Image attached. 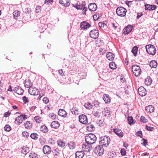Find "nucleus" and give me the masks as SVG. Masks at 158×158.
<instances>
[{"label":"nucleus","mask_w":158,"mask_h":158,"mask_svg":"<svg viewBox=\"0 0 158 158\" xmlns=\"http://www.w3.org/2000/svg\"><path fill=\"white\" fill-rule=\"evenodd\" d=\"M14 91L19 95H22L23 94V90L22 88L18 86L15 87L13 89Z\"/></svg>","instance_id":"14"},{"label":"nucleus","mask_w":158,"mask_h":158,"mask_svg":"<svg viewBox=\"0 0 158 158\" xmlns=\"http://www.w3.org/2000/svg\"><path fill=\"white\" fill-rule=\"evenodd\" d=\"M86 142L88 145L92 144L95 143L97 139L96 136L92 133L87 134L85 137Z\"/></svg>","instance_id":"1"},{"label":"nucleus","mask_w":158,"mask_h":158,"mask_svg":"<svg viewBox=\"0 0 158 158\" xmlns=\"http://www.w3.org/2000/svg\"><path fill=\"white\" fill-rule=\"evenodd\" d=\"M24 84L25 87H29V88L32 87V82L29 80H26L24 82Z\"/></svg>","instance_id":"27"},{"label":"nucleus","mask_w":158,"mask_h":158,"mask_svg":"<svg viewBox=\"0 0 158 158\" xmlns=\"http://www.w3.org/2000/svg\"><path fill=\"white\" fill-rule=\"evenodd\" d=\"M127 10L123 7H118L116 9V13L119 16L123 17L125 16Z\"/></svg>","instance_id":"4"},{"label":"nucleus","mask_w":158,"mask_h":158,"mask_svg":"<svg viewBox=\"0 0 158 158\" xmlns=\"http://www.w3.org/2000/svg\"><path fill=\"white\" fill-rule=\"evenodd\" d=\"M132 30V27L131 26L129 25L123 30V33L125 34H127L131 31Z\"/></svg>","instance_id":"15"},{"label":"nucleus","mask_w":158,"mask_h":158,"mask_svg":"<svg viewBox=\"0 0 158 158\" xmlns=\"http://www.w3.org/2000/svg\"><path fill=\"white\" fill-rule=\"evenodd\" d=\"M92 113L96 117H99L100 115V113L97 110L93 111L92 112Z\"/></svg>","instance_id":"45"},{"label":"nucleus","mask_w":158,"mask_h":158,"mask_svg":"<svg viewBox=\"0 0 158 158\" xmlns=\"http://www.w3.org/2000/svg\"><path fill=\"white\" fill-rule=\"evenodd\" d=\"M68 146L71 149H74L76 147L75 143L73 141H71L68 143Z\"/></svg>","instance_id":"31"},{"label":"nucleus","mask_w":158,"mask_h":158,"mask_svg":"<svg viewBox=\"0 0 158 158\" xmlns=\"http://www.w3.org/2000/svg\"><path fill=\"white\" fill-rule=\"evenodd\" d=\"M40 130L42 132L46 133L48 131V129L47 127L45 125H43L41 127Z\"/></svg>","instance_id":"36"},{"label":"nucleus","mask_w":158,"mask_h":158,"mask_svg":"<svg viewBox=\"0 0 158 158\" xmlns=\"http://www.w3.org/2000/svg\"><path fill=\"white\" fill-rule=\"evenodd\" d=\"M120 152L122 156H125L126 154V152L123 149L121 150Z\"/></svg>","instance_id":"59"},{"label":"nucleus","mask_w":158,"mask_h":158,"mask_svg":"<svg viewBox=\"0 0 158 158\" xmlns=\"http://www.w3.org/2000/svg\"><path fill=\"white\" fill-rule=\"evenodd\" d=\"M21 116L22 118H23V120L24 119L25 120L27 118V115L26 114H21L20 115Z\"/></svg>","instance_id":"63"},{"label":"nucleus","mask_w":158,"mask_h":158,"mask_svg":"<svg viewBox=\"0 0 158 158\" xmlns=\"http://www.w3.org/2000/svg\"><path fill=\"white\" fill-rule=\"evenodd\" d=\"M140 121L141 122L144 123H147L148 120L143 116H142L140 118Z\"/></svg>","instance_id":"46"},{"label":"nucleus","mask_w":158,"mask_h":158,"mask_svg":"<svg viewBox=\"0 0 158 158\" xmlns=\"http://www.w3.org/2000/svg\"><path fill=\"white\" fill-rule=\"evenodd\" d=\"M114 54L111 52L107 53L106 55L107 58L110 60H113L114 58Z\"/></svg>","instance_id":"25"},{"label":"nucleus","mask_w":158,"mask_h":158,"mask_svg":"<svg viewBox=\"0 0 158 158\" xmlns=\"http://www.w3.org/2000/svg\"><path fill=\"white\" fill-rule=\"evenodd\" d=\"M28 92L31 95H37L39 94V89L35 87H30L28 89Z\"/></svg>","instance_id":"7"},{"label":"nucleus","mask_w":158,"mask_h":158,"mask_svg":"<svg viewBox=\"0 0 158 158\" xmlns=\"http://www.w3.org/2000/svg\"><path fill=\"white\" fill-rule=\"evenodd\" d=\"M85 153L83 151H78L75 154L76 158H82L84 156Z\"/></svg>","instance_id":"19"},{"label":"nucleus","mask_w":158,"mask_h":158,"mask_svg":"<svg viewBox=\"0 0 158 158\" xmlns=\"http://www.w3.org/2000/svg\"><path fill=\"white\" fill-rule=\"evenodd\" d=\"M79 6H80L79 9L82 10V13H83V14L85 15H86V12L87 10V8L86 7L84 6H82L81 5H79Z\"/></svg>","instance_id":"38"},{"label":"nucleus","mask_w":158,"mask_h":158,"mask_svg":"<svg viewBox=\"0 0 158 158\" xmlns=\"http://www.w3.org/2000/svg\"><path fill=\"white\" fill-rule=\"evenodd\" d=\"M43 102L45 103H47L49 102V99L47 97H44L43 99Z\"/></svg>","instance_id":"53"},{"label":"nucleus","mask_w":158,"mask_h":158,"mask_svg":"<svg viewBox=\"0 0 158 158\" xmlns=\"http://www.w3.org/2000/svg\"><path fill=\"white\" fill-rule=\"evenodd\" d=\"M52 152L54 155L58 156L60 153V150L58 148H56L55 149H53L52 151Z\"/></svg>","instance_id":"37"},{"label":"nucleus","mask_w":158,"mask_h":158,"mask_svg":"<svg viewBox=\"0 0 158 158\" xmlns=\"http://www.w3.org/2000/svg\"><path fill=\"white\" fill-rule=\"evenodd\" d=\"M23 136L25 137H27L29 136V134L26 131H23L22 133Z\"/></svg>","instance_id":"54"},{"label":"nucleus","mask_w":158,"mask_h":158,"mask_svg":"<svg viewBox=\"0 0 158 158\" xmlns=\"http://www.w3.org/2000/svg\"><path fill=\"white\" fill-rule=\"evenodd\" d=\"M87 130L89 131H91L95 130L94 125L91 123H89L86 125Z\"/></svg>","instance_id":"24"},{"label":"nucleus","mask_w":158,"mask_h":158,"mask_svg":"<svg viewBox=\"0 0 158 158\" xmlns=\"http://www.w3.org/2000/svg\"><path fill=\"white\" fill-rule=\"evenodd\" d=\"M88 8L90 11H94L97 9V6L95 3H91L89 4Z\"/></svg>","instance_id":"13"},{"label":"nucleus","mask_w":158,"mask_h":158,"mask_svg":"<svg viewBox=\"0 0 158 158\" xmlns=\"http://www.w3.org/2000/svg\"><path fill=\"white\" fill-rule=\"evenodd\" d=\"M136 135L137 136H139L140 138L142 137L143 135L141 131H138L136 133Z\"/></svg>","instance_id":"57"},{"label":"nucleus","mask_w":158,"mask_h":158,"mask_svg":"<svg viewBox=\"0 0 158 158\" xmlns=\"http://www.w3.org/2000/svg\"><path fill=\"white\" fill-rule=\"evenodd\" d=\"M11 130L10 126L9 125H6L4 127V130L7 131H9Z\"/></svg>","instance_id":"47"},{"label":"nucleus","mask_w":158,"mask_h":158,"mask_svg":"<svg viewBox=\"0 0 158 158\" xmlns=\"http://www.w3.org/2000/svg\"><path fill=\"white\" fill-rule=\"evenodd\" d=\"M149 65L151 68H155L157 67V63L155 60H152L150 61Z\"/></svg>","instance_id":"30"},{"label":"nucleus","mask_w":158,"mask_h":158,"mask_svg":"<svg viewBox=\"0 0 158 158\" xmlns=\"http://www.w3.org/2000/svg\"><path fill=\"white\" fill-rule=\"evenodd\" d=\"M59 2L60 4H62L65 6H68L70 4V2L69 0H60Z\"/></svg>","instance_id":"21"},{"label":"nucleus","mask_w":158,"mask_h":158,"mask_svg":"<svg viewBox=\"0 0 158 158\" xmlns=\"http://www.w3.org/2000/svg\"><path fill=\"white\" fill-rule=\"evenodd\" d=\"M57 143L58 145L61 148H63L65 145V143L61 140H58L57 141Z\"/></svg>","instance_id":"33"},{"label":"nucleus","mask_w":158,"mask_h":158,"mask_svg":"<svg viewBox=\"0 0 158 158\" xmlns=\"http://www.w3.org/2000/svg\"><path fill=\"white\" fill-rule=\"evenodd\" d=\"M29 157L30 158H37V155L33 152H31L29 154Z\"/></svg>","instance_id":"40"},{"label":"nucleus","mask_w":158,"mask_h":158,"mask_svg":"<svg viewBox=\"0 0 158 158\" xmlns=\"http://www.w3.org/2000/svg\"><path fill=\"white\" fill-rule=\"evenodd\" d=\"M58 114L61 117H65L66 116L67 113L64 109H59Z\"/></svg>","instance_id":"20"},{"label":"nucleus","mask_w":158,"mask_h":158,"mask_svg":"<svg viewBox=\"0 0 158 158\" xmlns=\"http://www.w3.org/2000/svg\"><path fill=\"white\" fill-rule=\"evenodd\" d=\"M89 145H87L86 144H83L82 146V149L85 151L87 152H89L91 149V147L89 146Z\"/></svg>","instance_id":"26"},{"label":"nucleus","mask_w":158,"mask_h":158,"mask_svg":"<svg viewBox=\"0 0 158 158\" xmlns=\"http://www.w3.org/2000/svg\"><path fill=\"white\" fill-rule=\"evenodd\" d=\"M114 132L118 136L122 137L123 135V133L121 129L118 128H115L114 129Z\"/></svg>","instance_id":"17"},{"label":"nucleus","mask_w":158,"mask_h":158,"mask_svg":"<svg viewBox=\"0 0 158 158\" xmlns=\"http://www.w3.org/2000/svg\"><path fill=\"white\" fill-rule=\"evenodd\" d=\"M79 122L83 124H86L88 123L87 117L84 114H81L79 116Z\"/></svg>","instance_id":"9"},{"label":"nucleus","mask_w":158,"mask_h":158,"mask_svg":"<svg viewBox=\"0 0 158 158\" xmlns=\"http://www.w3.org/2000/svg\"><path fill=\"white\" fill-rule=\"evenodd\" d=\"M152 82V80L150 77L148 76L147 78L145 79V83L147 85H150Z\"/></svg>","instance_id":"28"},{"label":"nucleus","mask_w":158,"mask_h":158,"mask_svg":"<svg viewBox=\"0 0 158 158\" xmlns=\"http://www.w3.org/2000/svg\"><path fill=\"white\" fill-rule=\"evenodd\" d=\"M13 15L14 18L16 19L19 16L20 13L19 11L15 10L13 12Z\"/></svg>","instance_id":"42"},{"label":"nucleus","mask_w":158,"mask_h":158,"mask_svg":"<svg viewBox=\"0 0 158 158\" xmlns=\"http://www.w3.org/2000/svg\"><path fill=\"white\" fill-rule=\"evenodd\" d=\"M106 51L105 48H101L99 50V52L101 55H103L106 52Z\"/></svg>","instance_id":"51"},{"label":"nucleus","mask_w":158,"mask_h":158,"mask_svg":"<svg viewBox=\"0 0 158 158\" xmlns=\"http://www.w3.org/2000/svg\"><path fill=\"white\" fill-rule=\"evenodd\" d=\"M142 140H143V142L142 144H143L144 146L147 145L148 144V142L147 140L145 139L144 138L142 139Z\"/></svg>","instance_id":"61"},{"label":"nucleus","mask_w":158,"mask_h":158,"mask_svg":"<svg viewBox=\"0 0 158 158\" xmlns=\"http://www.w3.org/2000/svg\"><path fill=\"white\" fill-rule=\"evenodd\" d=\"M102 98L103 99L106 103H109L110 102V97L108 94H104Z\"/></svg>","instance_id":"16"},{"label":"nucleus","mask_w":158,"mask_h":158,"mask_svg":"<svg viewBox=\"0 0 158 158\" xmlns=\"http://www.w3.org/2000/svg\"><path fill=\"white\" fill-rule=\"evenodd\" d=\"M10 114V112L9 111L5 112L4 114V117H6L9 116Z\"/></svg>","instance_id":"62"},{"label":"nucleus","mask_w":158,"mask_h":158,"mask_svg":"<svg viewBox=\"0 0 158 158\" xmlns=\"http://www.w3.org/2000/svg\"><path fill=\"white\" fill-rule=\"evenodd\" d=\"M99 35V31L96 29L91 30L89 32L90 36L94 39L97 38Z\"/></svg>","instance_id":"8"},{"label":"nucleus","mask_w":158,"mask_h":158,"mask_svg":"<svg viewBox=\"0 0 158 158\" xmlns=\"http://www.w3.org/2000/svg\"><path fill=\"white\" fill-rule=\"evenodd\" d=\"M146 10H153L156 8V6L155 5H152L147 4L145 5Z\"/></svg>","instance_id":"18"},{"label":"nucleus","mask_w":158,"mask_h":158,"mask_svg":"<svg viewBox=\"0 0 158 158\" xmlns=\"http://www.w3.org/2000/svg\"><path fill=\"white\" fill-rule=\"evenodd\" d=\"M133 73L136 77L139 76L141 72L140 67L137 65H134L132 66Z\"/></svg>","instance_id":"5"},{"label":"nucleus","mask_w":158,"mask_h":158,"mask_svg":"<svg viewBox=\"0 0 158 158\" xmlns=\"http://www.w3.org/2000/svg\"><path fill=\"white\" fill-rule=\"evenodd\" d=\"M99 103L97 101H95L93 103V104L96 107H98L99 106Z\"/></svg>","instance_id":"60"},{"label":"nucleus","mask_w":158,"mask_h":158,"mask_svg":"<svg viewBox=\"0 0 158 158\" xmlns=\"http://www.w3.org/2000/svg\"><path fill=\"white\" fill-rule=\"evenodd\" d=\"M23 121V118L20 115L17 117L15 119V123L19 125L22 123Z\"/></svg>","instance_id":"29"},{"label":"nucleus","mask_w":158,"mask_h":158,"mask_svg":"<svg viewBox=\"0 0 158 158\" xmlns=\"http://www.w3.org/2000/svg\"><path fill=\"white\" fill-rule=\"evenodd\" d=\"M100 139V144L101 145L104 146L105 147L108 146L110 141V138L109 136L105 135L103 137H101Z\"/></svg>","instance_id":"2"},{"label":"nucleus","mask_w":158,"mask_h":158,"mask_svg":"<svg viewBox=\"0 0 158 158\" xmlns=\"http://www.w3.org/2000/svg\"><path fill=\"white\" fill-rule=\"evenodd\" d=\"M53 2V0H45V3L47 4L48 5L51 4Z\"/></svg>","instance_id":"58"},{"label":"nucleus","mask_w":158,"mask_h":158,"mask_svg":"<svg viewBox=\"0 0 158 158\" xmlns=\"http://www.w3.org/2000/svg\"><path fill=\"white\" fill-rule=\"evenodd\" d=\"M146 129L148 131H153L154 130V128L152 127L148 126L147 125H146Z\"/></svg>","instance_id":"50"},{"label":"nucleus","mask_w":158,"mask_h":158,"mask_svg":"<svg viewBox=\"0 0 158 158\" xmlns=\"http://www.w3.org/2000/svg\"><path fill=\"white\" fill-rule=\"evenodd\" d=\"M115 152H109L108 154V155L109 158H113L116 156V154L114 153Z\"/></svg>","instance_id":"43"},{"label":"nucleus","mask_w":158,"mask_h":158,"mask_svg":"<svg viewBox=\"0 0 158 158\" xmlns=\"http://www.w3.org/2000/svg\"><path fill=\"white\" fill-rule=\"evenodd\" d=\"M39 135L35 133H33L30 135L31 137L33 139H36L38 138Z\"/></svg>","instance_id":"41"},{"label":"nucleus","mask_w":158,"mask_h":158,"mask_svg":"<svg viewBox=\"0 0 158 158\" xmlns=\"http://www.w3.org/2000/svg\"><path fill=\"white\" fill-rule=\"evenodd\" d=\"M84 106L86 109H92L93 107V106L89 102L85 103Z\"/></svg>","instance_id":"44"},{"label":"nucleus","mask_w":158,"mask_h":158,"mask_svg":"<svg viewBox=\"0 0 158 158\" xmlns=\"http://www.w3.org/2000/svg\"><path fill=\"white\" fill-rule=\"evenodd\" d=\"M24 127L26 128L30 129L32 127V124L30 121H27L24 123Z\"/></svg>","instance_id":"32"},{"label":"nucleus","mask_w":158,"mask_h":158,"mask_svg":"<svg viewBox=\"0 0 158 158\" xmlns=\"http://www.w3.org/2000/svg\"><path fill=\"white\" fill-rule=\"evenodd\" d=\"M21 152L24 154H26L29 152V148L28 147L25 146L22 147Z\"/></svg>","instance_id":"23"},{"label":"nucleus","mask_w":158,"mask_h":158,"mask_svg":"<svg viewBox=\"0 0 158 158\" xmlns=\"http://www.w3.org/2000/svg\"><path fill=\"white\" fill-rule=\"evenodd\" d=\"M41 118L39 116H35L34 117V119L36 123H40L41 121Z\"/></svg>","instance_id":"49"},{"label":"nucleus","mask_w":158,"mask_h":158,"mask_svg":"<svg viewBox=\"0 0 158 158\" xmlns=\"http://www.w3.org/2000/svg\"><path fill=\"white\" fill-rule=\"evenodd\" d=\"M43 151L44 154L48 155L50 154L52 150L49 146L46 145L43 147Z\"/></svg>","instance_id":"12"},{"label":"nucleus","mask_w":158,"mask_h":158,"mask_svg":"<svg viewBox=\"0 0 158 158\" xmlns=\"http://www.w3.org/2000/svg\"><path fill=\"white\" fill-rule=\"evenodd\" d=\"M51 127L54 128H57L60 126L59 123L58 121H53L51 124Z\"/></svg>","instance_id":"22"},{"label":"nucleus","mask_w":158,"mask_h":158,"mask_svg":"<svg viewBox=\"0 0 158 158\" xmlns=\"http://www.w3.org/2000/svg\"><path fill=\"white\" fill-rule=\"evenodd\" d=\"M105 110L104 111V114H105V115L106 116L107 115H108L110 114V111H109L108 109H107V110H106V109H104V110Z\"/></svg>","instance_id":"56"},{"label":"nucleus","mask_w":158,"mask_h":158,"mask_svg":"<svg viewBox=\"0 0 158 158\" xmlns=\"http://www.w3.org/2000/svg\"><path fill=\"white\" fill-rule=\"evenodd\" d=\"M127 121L128 124L130 125L134 124L135 123V121H134L131 116L128 117Z\"/></svg>","instance_id":"34"},{"label":"nucleus","mask_w":158,"mask_h":158,"mask_svg":"<svg viewBox=\"0 0 158 158\" xmlns=\"http://www.w3.org/2000/svg\"><path fill=\"white\" fill-rule=\"evenodd\" d=\"M49 116L51 118H52V119H54L56 117V115L54 113H50L49 114Z\"/></svg>","instance_id":"48"},{"label":"nucleus","mask_w":158,"mask_h":158,"mask_svg":"<svg viewBox=\"0 0 158 158\" xmlns=\"http://www.w3.org/2000/svg\"><path fill=\"white\" fill-rule=\"evenodd\" d=\"M25 12L27 13H30L31 12V9L30 8H27L25 9Z\"/></svg>","instance_id":"64"},{"label":"nucleus","mask_w":158,"mask_h":158,"mask_svg":"<svg viewBox=\"0 0 158 158\" xmlns=\"http://www.w3.org/2000/svg\"><path fill=\"white\" fill-rule=\"evenodd\" d=\"M22 99L24 103H26L28 102L29 100L28 98L24 96L22 98Z\"/></svg>","instance_id":"52"},{"label":"nucleus","mask_w":158,"mask_h":158,"mask_svg":"<svg viewBox=\"0 0 158 158\" xmlns=\"http://www.w3.org/2000/svg\"><path fill=\"white\" fill-rule=\"evenodd\" d=\"M146 51L148 54L152 55H154L156 52V48L154 45L151 44L146 46Z\"/></svg>","instance_id":"3"},{"label":"nucleus","mask_w":158,"mask_h":158,"mask_svg":"<svg viewBox=\"0 0 158 158\" xmlns=\"http://www.w3.org/2000/svg\"><path fill=\"white\" fill-rule=\"evenodd\" d=\"M91 26V25L86 21H83L81 23L80 28L84 30H87Z\"/></svg>","instance_id":"10"},{"label":"nucleus","mask_w":158,"mask_h":158,"mask_svg":"<svg viewBox=\"0 0 158 158\" xmlns=\"http://www.w3.org/2000/svg\"><path fill=\"white\" fill-rule=\"evenodd\" d=\"M93 17L94 20H97L99 19V16L98 15H93Z\"/></svg>","instance_id":"55"},{"label":"nucleus","mask_w":158,"mask_h":158,"mask_svg":"<svg viewBox=\"0 0 158 158\" xmlns=\"http://www.w3.org/2000/svg\"><path fill=\"white\" fill-rule=\"evenodd\" d=\"M138 49V48L137 46H135L131 50L132 52L133 53L135 56H136L137 55Z\"/></svg>","instance_id":"35"},{"label":"nucleus","mask_w":158,"mask_h":158,"mask_svg":"<svg viewBox=\"0 0 158 158\" xmlns=\"http://www.w3.org/2000/svg\"><path fill=\"white\" fill-rule=\"evenodd\" d=\"M104 151V149L101 145H98L95 148L94 153L97 155H102Z\"/></svg>","instance_id":"6"},{"label":"nucleus","mask_w":158,"mask_h":158,"mask_svg":"<svg viewBox=\"0 0 158 158\" xmlns=\"http://www.w3.org/2000/svg\"><path fill=\"white\" fill-rule=\"evenodd\" d=\"M109 66L111 69H115L117 68L116 64L113 62H112L110 63Z\"/></svg>","instance_id":"39"},{"label":"nucleus","mask_w":158,"mask_h":158,"mask_svg":"<svg viewBox=\"0 0 158 158\" xmlns=\"http://www.w3.org/2000/svg\"><path fill=\"white\" fill-rule=\"evenodd\" d=\"M138 91L139 95L141 96H145L147 94L146 89L142 86L139 88Z\"/></svg>","instance_id":"11"}]
</instances>
